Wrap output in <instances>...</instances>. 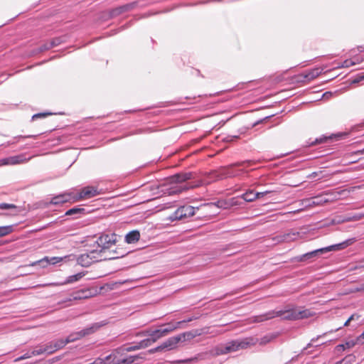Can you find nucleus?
<instances>
[{
  "label": "nucleus",
  "instance_id": "32",
  "mask_svg": "<svg viewBox=\"0 0 364 364\" xmlns=\"http://www.w3.org/2000/svg\"><path fill=\"white\" fill-rule=\"evenodd\" d=\"M190 187H188L187 186H179L173 187L170 192V194H178L181 193L183 191L188 190Z\"/></svg>",
  "mask_w": 364,
  "mask_h": 364
},
{
  "label": "nucleus",
  "instance_id": "44",
  "mask_svg": "<svg viewBox=\"0 0 364 364\" xmlns=\"http://www.w3.org/2000/svg\"><path fill=\"white\" fill-rule=\"evenodd\" d=\"M165 350V348H164V345H163V343H162L160 346H157V347H156V348H155V351H156V352L161 351V350Z\"/></svg>",
  "mask_w": 364,
  "mask_h": 364
},
{
  "label": "nucleus",
  "instance_id": "52",
  "mask_svg": "<svg viewBox=\"0 0 364 364\" xmlns=\"http://www.w3.org/2000/svg\"><path fill=\"white\" fill-rule=\"evenodd\" d=\"M359 341H364V331L361 333V335L358 338Z\"/></svg>",
  "mask_w": 364,
  "mask_h": 364
},
{
  "label": "nucleus",
  "instance_id": "4",
  "mask_svg": "<svg viewBox=\"0 0 364 364\" xmlns=\"http://www.w3.org/2000/svg\"><path fill=\"white\" fill-rule=\"evenodd\" d=\"M195 337L196 335L190 331L185 332L168 338L164 342H163V345L166 350H170L176 348L178 343L185 341L186 340H191Z\"/></svg>",
  "mask_w": 364,
  "mask_h": 364
},
{
  "label": "nucleus",
  "instance_id": "31",
  "mask_svg": "<svg viewBox=\"0 0 364 364\" xmlns=\"http://www.w3.org/2000/svg\"><path fill=\"white\" fill-rule=\"evenodd\" d=\"M355 360V356L353 355H348L346 356L341 360L337 362L338 364H351Z\"/></svg>",
  "mask_w": 364,
  "mask_h": 364
},
{
  "label": "nucleus",
  "instance_id": "1",
  "mask_svg": "<svg viewBox=\"0 0 364 364\" xmlns=\"http://www.w3.org/2000/svg\"><path fill=\"white\" fill-rule=\"evenodd\" d=\"M259 342L257 338L248 337L242 340H234L227 343L224 346L216 349L217 355H224L231 352H235L240 349H247L255 346Z\"/></svg>",
  "mask_w": 364,
  "mask_h": 364
},
{
  "label": "nucleus",
  "instance_id": "20",
  "mask_svg": "<svg viewBox=\"0 0 364 364\" xmlns=\"http://www.w3.org/2000/svg\"><path fill=\"white\" fill-rule=\"evenodd\" d=\"M193 178L192 173H180L173 176V179L176 183H183Z\"/></svg>",
  "mask_w": 364,
  "mask_h": 364
},
{
  "label": "nucleus",
  "instance_id": "5",
  "mask_svg": "<svg viewBox=\"0 0 364 364\" xmlns=\"http://www.w3.org/2000/svg\"><path fill=\"white\" fill-rule=\"evenodd\" d=\"M101 191L96 186H88L82 188L78 193L73 196V201L87 200L101 194Z\"/></svg>",
  "mask_w": 364,
  "mask_h": 364
},
{
  "label": "nucleus",
  "instance_id": "34",
  "mask_svg": "<svg viewBox=\"0 0 364 364\" xmlns=\"http://www.w3.org/2000/svg\"><path fill=\"white\" fill-rule=\"evenodd\" d=\"M358 63V61H354L351 59H347L346 60H344L343 62V63L341 64V65H339L338 66V68H349L352 65H354L355 64H357Z\"/></svg>",
  "mask_w": 364,
  "mask_h": 364
},
{
  "label": "nucleus",
  "instance_id": "27",
  "mask_svg": "<svg viewBox=\"0 0 364 364\" xmlns=\"http://www.w3.org/2000/svg\"><path fill=\"white\" fill-rule=\"evenodd\" d=\"M330 201L324 195L319 196L313 198L312 204L316 205H323Z\"/></svg>",
  "mask_w": 364,
  "mask_h": 364
},
{
  "label": "nucleus",
  "instance_id": "10",
  "mask_svg": "<svg viewBox=\"0 0 364 364\" xmlns=\"http://www.w3.org/2000/svg\"><path fill=\"white\" fill-rule=\"evenodd\" d=\"M195 215V208L191 205H183L178 208L171 216L172 220H181Z\"/></svg>",
  "mask_w": 364,
  "mask_h": 364
},
{
  "label": "nucleus",
  "instance_id": "29",
  "mask_svg": "<svg viewBox=\"0 0 364 364\" xmlns=\"http://www.w3.org/2000/svg\"><path fill=\"white\" fill-rule=\"evenodd\" d=\"M13 231V228L11 225L1 226L0 227V237L6 236Z\"/></svg>",
  "mask_w": 364,
  "mask_h": 364
},
{
  "label": "nucleus",
  "instance_id": "26",
  "mask_svg": "<svg viewBox=\"0 0 364 364\" xmlns=\"http://www.w3.org/2000/svg\"><path fill=\"white\" fill-rule=\"evenodd\" d=\"M85 273L80 272L74 275H71L68 277L66 279V281L63 283V284L73 283L75 282L79 281L80 279H82L85 276Z\"/></svg>",
  "mask_w": 364,
  "mask_h": 364
},
{
  "label": "nucleus",
  "instance_id": "57",
  "mask_svg": "<svg viewBox=\"0 0 364 364\" xmlns=\"http://www.w3.org/2000/svg\"><path fill=\"white\" fill-rule=\"evenodd\" d=\"M357 153H358V154H363V153H364V149H363V150L358 151L356 152V154H357Z\"/></svg>",
  "mask_w": 364,
  "mask_h": 364
},
{
  "label": "nucleus",
  "instance_id": "18",
  "mask_svg": "<svg viewBox=\"0 0 364 364\" xmlns=\"http://www.w3.org/2000/svg\"><path fill=\"white\" fill-rule=\"evenodd\" d=\"M135 6H136V3L133 2V3L127 4L119 6L117 8H115L112 10L111 16H112V17L117 16L121 14L127 12V11L133 9Z\"/></svg>",
  "mask_w": 364,
  "mask_h": 364
},
{
  "label": "nucleus",
  "instance_id": "38",
  "mask_svg": "<svg viewBox=\"0 0 364 364\" xmlns=\"http://www.w3.org/2000/svg\"><path fill=\"white\" fill-rule=\"evenodd\" d=\"M139 349H141V348L139 347V343H138L136 345H133V346L124 348L123 349V350L127 351V352H130V351L137 350H139Z\"/></svg>",
  "mask_w": 364,
  "mask_h": 364
},
{
  "label": "nucleus",
  "instance_id": "11",
  "mask_svg": "<svg viewBox=\"0 0 364 364\" xmlns=\"http://www.w3.org/2000/svg\"><path fill=\"white\" fill-rule=\"evenodd\" d=\"M32 157L26 158L25 154H21L0 159V166L7 165H17L27 163Z\"/></svg>",
  "mask_w": 364,
  "mask_h": 364
},
{
  "label": "nucleus",
  "instance_id": "9",
  "mask_svg": "<svg viewBox=\"0 0 364 364\" xmlns=\"http://www.w3.org/2000/svg\"><path fill=\"white\" fill-rule=\"evenodd\" d=\"M96 330L95 326L85 328L82 331L70 333L65 339H63L65 346L70 343L77 341L87 335L93 333Z\"/></svg>",
  "mask_w": 364,
  "mask_h": 364
},
{
  "label": "nucleus",
  "instance_id": "39",
  "mask_svg": "<svg viewBox=\"0 0 364 364\" xmlns=\"http://www.w3.org/2000/svg\"><path fill=\"white\" fill-rule=\"evenodd\" d=\"M364 80V74H360V75H358L352 81H351V83L352 84H355V83H358L360 82V81L363 80Z\"/></svg>",
  "mask_w": 364,
  "mask_h": 364
},
{
  "label": "nucleus",
  "instance_id": "12",
  "mask_svg": "<svg viewBox=\"0 0 364 364\" xmlns=\"http://www.w3.org/2000/svg\"><path fill=\"white\" fill-rule=\"evenodd\" d=\"M323 68H314L308 71L304 72L297 76V80L304 82H309L318 77L323 72Z\"/></svg>",
  "mask_w": 364,
  "mask_h": 364
},
{
  "label": "nucleus",
  "instance_id": "45",
  "mask_svg": "<svg viewBox=\"0 0 364 364\" xmlns=\"http://www.w3.org/2000/svg\"><path fill=\"white\" fill-rule=\"evenodd\" d=\"M353 218H354L355 220H358L364 218V213L363 214L356 215H355L353 217Z\"/></svg>",
  "mask_w": 364,
  "mask_h": 364
},
{
  "label": "nucleus",
  "instance_id": "17",
  "mask_svg": "<svg viewBox=\"0 0 364 364\" xmlns=\"http://www.w3.org/2000/svg\"><path fill=\"white\" fill-rule=\"evenodd\" d=\"M165 331H162L161 328L154 330V331H147L142 333H140L141 336H149L150 341H151L152 343L156 342L160 338L164 337Z\"/></svg>",
  "mask_w": 364,
  "mask_h": 364
},
{
  "label": "nucleus",
  "instance_id": "59",
  "mask_svg": "<svg viewBox=\"0 0 364 364\" xmlns=\"http://www.w3.org/2000/svg\"><path fill=\"white\" fill-rule=\"evenodd\" d=\"M336 364H338V363H336Z\"/></svg>",
  "mask_w": 364,
  "mask_h": 364
},
{
  "label": "nucleus",
  "instance_id": "6",
  "mask_svg": "<svg viewBox=\"0 0 364 364\" xmlns=\"http://www.w3.org/2000/svg\"><path fill=\"white\" fill-rule=\"evenodd\" d=\"M347 246H348L347 242H343V243H340V244L331 245V246H328L326 247L318 249V250H316L312 252H310L303 255L301 257L300 261H304L306 259H311L314 257H316L318 254H323V253H326V252H330V251L340 250L345 248Z\"/></svg>",
  "mask_w": 364,
  "mask_h": 364
},
{
  "label": "nucleus",
  "instance_id": "21",
  "mask_svg": "<svg viewBox=\"0 0 364 364\" xmlns=\"http://www.w3.org/2000/svg\"><path fill=\"white\" fill-rule=\"evenodd\" d=\"M241 198L247 202H252L258 199V195L254 190L249 189L241 196Z\"/></svg>",
  "mask_w": 364,
  "mask_h": 364
},
{
  "label": "nucleus",
  "instance_id": "25",
  "mask_svg": "<svg viewBox=\"0 0 364 364\" xmlns=\"http://www.w3.org/2000/svg\"><path fill=\"white\" fill-rule=\"evenodd\" d=\"M299 236V232H289L281 236L280 242H291L295 240Z\"/></svg>",
  "mask_w": 364,
  "mask_h": 364
},
{
  "label": "nucleus",
  "instance_id": "53",
  "mask_svg": "<svg viewBox=\"0 0 364 364\" xmlns=\"http://www.w3.org/2000/svg\"><path fill=\"white\" fill-rule=\"evenodd\" d=\"M357 291H364V284H362L358 289Z\"/></svg>",
  "mask_w": 364,
  "mask_h": 364
},
{
  "label": "nucleus",
  "instance_id": "40",
  "mask_svg": "<svg viewBox=\"0 0 364 364\" xmlns=\"http://www.w3.org/2000/svg\"><path fill=\"white\" fill-rule=\"evenodd\" d=\"M254 163L252 161H242L241 163H237V164H233V165H231L230 167H232V166H244L245 167H247L249 166H251Z\"/></svg>",
  "mask_w": 364,
  "mask_h": 364
},
{
  "label": "nucleus",
  "instance_id": "49",
  "mask_svg": "<svg viewBox=\"0 0 364 364\" xmlns=\"http://www.w3.org/2000/svg\"><path fill=\"white\" fill-rule=\"evenodd\" d=\"M331 95H332V93H331V92H325V93L323 94V97H326V98H328V97H330V96H331Z\"/></svg>",
  "mask_w": 364,
  "mask_h": 364
},
{
  "label": "nucleus",
  "instance_id": "8",
  "mask_svg": "<svg viewBox=\"0 0 364 364\" xmlns=\"http://www.w3.org/2000/svg\"><path fill=\"white\" fill-rule=\"evenodd\" d=\"M198 318V316H196V317L193 316V317H189L187 319H185V320L181 321L169 322L166 324L161 326L160 328L161 329L162 331H165V333H164V334L166 336L168 334L171 333V332L174 331L175 330L182 328L183 324L188 323V322H191L193 320L197 319Z\"/></svg>",
  "mask_w": 364,
  "mask_h": 364
},
{
  "label": "nucleus",
  "instance_id": "37",
  "mask_svg": "<svg viewBox=\"0 0 364 364\" xmlns=\"http://www.w3.org/2000/svg\"><path fill=\"white\" fill-rule=\"evenodd\" d=\"M34 356L33 354H32V351L31 352H28L26 353H25L24 355L16 358L14 360V362H18V361H21V360H25V359H27V358H30L31 357Z\"/></svg>",
  "mask_w": 364,
  "mask_h": 364
},
{
  "label": "nucleus",
  "instance_id": "51",
  "mask_svg": "<svg viewBox=\"0 0 364 364\" xmlns=\"http://www.w3.org/2000/svg\"><path fill=\"white\" fill-rule=\"evenodd\" d=\"M358 267L364 269V259L360 262V264L358 266Z\"/></svg>",
  "mask_w": 364,
  "mask_h": 364
},
{
  "label": "nucleus",
  "instance_id": "16",
  "mask_svg": "<svg viewBox=\"0 0 364 364\" xmlns=\"http://www.w3.org/2000/svg\"><path fill=\"white\" fill-rule=\"evenodd\" d=\"M63 260L62 257H53L51 258H49L48 257H45L41 259H39L38 261L33 262L31 264H30V266L34 267L37 264H40L43 268H45L48 267L50 264H55L56 263H58Z\"/></svg>",
  "mask_w": 364,
  "mask_h": 364
},
{
  "label": "nucleus",
  "instance_id": "42",
  "mask_svg": "<svg viewBox=\"0 0 364 364\" xmlns=\"http://www.w3.org/2000/svg\"><path fill=\"white\" fill-rule=\"evenodd\" d=\"M269 342V339H268L267 337H264V338H261V340L259 341V344L265 345Z\"/></svg>",
  "mask_w": 364,
  "mask_h": 364
},
{
  "label": "nucleus",
  "instance_id": "50",
  "mask_svg": "<svg viewBox=\"0 0 364 364\" xmlns=\"http://www.w3.org/2000/svg\"><path fill=\"white\" fill-rule=\"evenodd\" d=\"M355 317H356L357 318H359V316L358 315H355V314H353L351 315L348 318L349 320L352 321V320H354L355 319Z\"/></svg>",
  "mask_w": 364,
  "mask_h": 364
},
{
  "label": "nucleus",
  "instance_id": "3",
  "mask_svg": "<svg viewBox=\"0 0 364 364\" xmlns=\"http://www.w3.org/2000/svg\"><path fill=\"white\" fill-rule=\"evenodd\" d=\"M275 317H282L287 320H296L294 309H289L285 311H272L265 314L255 316L253 322H262Z\"/></svg>",
  "mask_w": 364,
  "mask_h": 364
},
{
  "label": "nucleus",
  "instance_id": "28",
  "mask_svg": "<svg viewBox=\"0 0 364 364\" xmlns=\"http://www.w3.org/2000/svg\"><path fill=\"white\" fill-rule=\"evenodd\" d=\"M43 353H46V346L45 345H43V346H36L35 349L33 350H32V354L34 356L40 355H42Z\"/></svg>",
  "mask_w": 364,
  "mask_h": 364
},
{
  "label": "nucleus",
  "instance_id": "15",
  "mask_svg": "<svg viewBox=\"0 0 364 364\" xmlns=\"http://www.w3.org/2000/svg\"><path fill=\"white\" fill-rule=\"evenodd\" d=\"M46 354L50 355L54 353L55 352L58 351L60 349H62L65 347L64 342L63 341V339H58L56 341H50L46 344Z\"/></svg>",
  "mask_w": 364,
  "mask_h": 364
},
{
  "label": "nucleus",
  "instance_id": "30",
  "mask_svg": "<svg viewBox=\"0 0 364 364\" xmlns=\"http://www.w3.org/2000/svg\"><path fill=\"white\" fill-rule=\"evenodd\" d=\"M355 360V356L353 355H348L346 356L341 360L337 362L338 364H351Z\"/></svg>",
  "mask_w": 364,
  "mask_h": 364
},
{
  "label": "nucleus",
  "instance_id": "33",
  "mask_svg": "<svg viewBox=\"0 0 364 364\" xmlns=\"http://www.w3.org/2000/svg\"><path fill=\"white\" fill-rule=\"evenodd\" d=\"M85 211L84 208H73L66 211L65 215H73L75 214L81 213Z\"/></svg>",
  "mask_w": 364,
  "mask_h": 364
},
{
  "label": "nucleus",
  "instance_id": "36",
  "mask_svg": "<svg viewBox=\"0 0 364 364\" xmlns=\"http://www.w3.org/2000/svg\"><path fill=\"white\" fill-rule=\"evenodd\" d=\"M16 205L14 204H9L6 203H0V209L1 210L16 209Z\"/></svg>",
  "mask_w": 364,
  "mask_h": 364
},
{
  "label": "nucleus",
  "instance_id": "58",
  "mask_svg": "<svg viewBox=\"0 0 364 364\" xmlns=\"http://www.w3.org/2000/svg\"><path fill=\"white\" fill-rule=\"evenodd\" d=\"M338 348H341L342 349H344V346L343 345H339L337 346Z\"/></svg>",
  "mask_w": 364,
  "mask_h": 364
},
{
  "label": "nucleus",
  "instance_id": "46",
  "mask_svg": "<svg viewBox=\"0 0 364 364\" xmlns=\"http://www.w3.org/2000/svg\"><path fill=\"white\" fill-rule=\"evenodd\" d=\"M223 175L225 176H229V177H232V176H237L236 173H230L229 171H228L226 173H224Z\"/></svg>",
  "mask_w": 364,
  "mask_h": 364
},
{
  "label": "nucleus",
  "instance_id": "14",
  "mask_svg": "<svg viewBox=\"0 0 364 364\" xmlns=\"http://www.w3.org/2000/svg\"><path fill=\"white\" fill-rule=\"evenodd\" d=\"M95 251L90 252V253L81 255L77 259V264L82 267H89L93 262L97 261L95 255Z\"/></svg>",
  "mask_w": 364,
  "mask_h": 364
},
{
  "label": "nucleus",
  "instance_id": "56",
  "mask_svg": "<svg viewBox=\"0 0 364 364\" xmlns=\"http://www.w3.org/2000/svg\"><path fill=\"white\" fill-rule=\"evenodd\" d=\"M264 192H267V195L269 194V193H273L274 191H272V190H267V191H264Z\"/></svg>",
  "mask_w": 364,
  "mask_h": 364
},
{
  "label": "nucleus",
  "instance_id": "55",
  "mask_svg": "<svg viewBox=\"0 0 364 364\" xmlns=\"http://www.w3.org/2000/svg\"><path fill=\"white\" fill-rule=\"evenodd\" d=\"M350 321H350V320H349V318H348V319L345 322L344 326H348Z\"/></svg>",
  "mask_w": 364,
  "mask_h": 364
},
{
  "label": "nucleus",
  "instance_id": "24",
  "mask_svg": "<svg viewBox=\"0 0 364 364\" xmlns=\"http://www.w3.org/2000/svg\"><path fill=\"white\" fill-rule=\"evenodd\" d=\"M61 41L59 38H55L52 40H50L49 42H47L43 45V47L41 48L42 50H49L50 48H53V47L59 45Z\"/></svg>",
  "mask_w": 364,
  "mask_h": 364
},
{
  "label": "nucleus",
  "instance_id": "7",
  "mask_svg": "<svg viewBox=\"0 0 364 364\" xmlns=\"http://www.w3.org/2000/svg\"><path fill=\"white\" fill-rule=\"evenodd\" d=\"M98 294V290L94 287L82 289L74 291L70 295V298L68 301L87 299L97 296Z\"/></svg>",
  "mask_w": 364,
  "mask_h": 364
},
{
  "label": "nucleus",
  "instance_id": "41",
  "mask_svg": "<svg viewBox=\"0 0 364 364\" xmlns=\"http://www.w3.org/2000/svg\"><path fill=\"white\" fill-rule=\"evenodd\" d=\"M49 114L48 113H38V114H36L33 116V119H37V118H40V117H45L46 116H48Z\"/></svg>",
  "mask_w": 364,
  "mask_h": 364
},
{
  "label": "nucleus",
  "instance_id": "43",
  "mask_svg": "<svg viewBox=\"0 0 364 364\" xmlns=\"http://www.w3.org/2000/svg\"><path fill=\"white\" fill-rule=\"evenodd\" d=\"M269 118V117H267L259 121H257V122H255L254 124H252V127H255L256 125L259 124V123H262L263 122H264L267 119Z\"/></svg>",
  "mask_w": 364,
  "mask_h": 364
},
{
  "label": "nucleus",
  "instance_id": "19",
  "mask_svg": "<svg viewBox=\"0 0 364 364\" xmlns=\"http://www.w3.org/2000/svg\"><path fill=\"white\" fill-rule=\"evenodd\" d=\"M73 196L70 193H64L61 194L57 196L53 197L51 200L50 203L53 205H58L61 203H64L70 200H73Z\"/></svg>",
  "mask_w": 364,
  "mask_h": 364
},
{
  "label": "nucleus",
  "instance_id": "2",
  "mask_svg": "<svg viewBox=\"0 0 364 364\" xmlns=\"http://www.w3.org/2000/svg\"><path fill=\"white\" fill-rule=\"evenodd\" d=\"M140 358H142L139 355L124 356L121 350L117 349L107 356L105 361L107 364H133Z\"/></svg>",
  "mask_w": 364,
  "mask_h": 364
},
{
  "label": "nucleus",
  "instance_id": "23",
  "mask_svg": "<svg viewBox=\"0 0 364 364\" xmlns=\"http://www.w3.org/2000/svg\"><path fill=\"white\" fill-rule=\"evenodd\" d=\"M294 311L296 315V320L309 318L313 316V314L309 309L299 310L295 309Z\"/></svg>",
  "mask_w": 364,
  "mask_h": 364
},
{
  "label": "nucleus",
  "instance_id": "54",
  "mask_svg": "<svg viewBox=\"0 0 364 364\" xmlns=\"http://www.w3.org/2000/svg\"><path fill=\"white\" fill-rule=\"evenodd\" d=\"M149 353H155L156 351H155V348H151L150 350H149L148 351Z\"/></svg>",
  "mask_w": 364,
  "mask_h": 364
},
{
  "label": "nucleus",
  "instance_id": "47",
  "mask_svg": "<svg viewBox=\"0 0 364 364\" xmlns=\"http://www.w3.org/2000/svg\"><path fill=\"white\" fill-rule=\"evenodd\" d=\"M256 194L258 195V198H262V197H264V196H266L267 195V192H264V191H262V192H256Z\"/></svg>",
  "mask_w": 364,
  "mask_h": 364
},
{
  "label": "nucleus",
  "instance_id": "22",
  "mask_svg": "<svg viewBox=\"0 0 364 364\" xmlns=\"http://www.w3.org/2000/svg\"><path fill=\"white\" fill-rule=\"evenodd\" d=\"M140 234L139 232L137 230H133L129 232L126 237L125 240L127 243L132 244L135 243L139 240Z\"/></svg>",
  "mask_w": 364,
  "mask_h": 364
},
{
  "label": "nucleus",
  "instance_id": "48",
  "mask_svg": "<svg viewBox=\"0 0 364 364\" xmlns=\"http://www.w3.org/2000/svg\"><path fill=\"white\" fill-rule=\"evenodd\" d=\"M326 140V138H325V139L321 138L319 139H316V143L321 144V143H323V141H325Z\"/></svg>",
  "mask_w": 364,
  "mask_h": 364
},
{
  "label": "nucleus",
  "instance_id": "13",
  "mask_svg": "<svg viewBox=\"0 0 364 364\" xmlns=\"http://www.w3.org/2000/svg\"><path fill=\"white\" fill-rule=\"evenodd\" d=\"M116 242L117 235L114 233L102 235L97 241L98 245L101 247L102 250L109 249L116 244Z\"/></svg>",
  "mask_w": 364,
  "mask_h": 364
},
{
  "label": "nucleus",
  "instance_id": "35",
  "mask_svg": "<svg viewBox=\"0 0 364 364\" xmlns=\"http://www.w3.org/2000/svg\"><path fill=\"white\" fill-rule=\"evenodd\" d=\"M139 343V347L141 349V348H145L151 346L152 344V342H151V341H150V338L149 337L148 338L142 340Z\"/></svg>",
  "mask_w": 364,
  "mask_h": 364
}]
</instances>
